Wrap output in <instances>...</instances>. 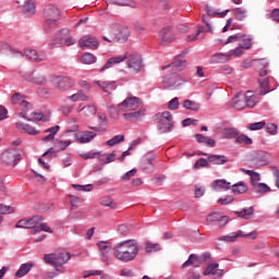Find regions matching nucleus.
<instances>
[{"mask_svg": "<svg viewBox=\"0 0 279 279\" xmlns=\"http://www.w3.org/2000/svg\"><path fill=\"white\" fill-rule=\"evenodd\" d=\"M126 62V66L130 73H134L135 75L143 71L145 63H143V57L138 53H129L126 52L124 56L111 57L105 65L99 70L100 73L104 71H108V69H112L114 64H121V62Z\"/></svg>", "mask_w": 279, "mask_h": 279, "instance_id": "f257e3e1", "label": "nucleus"}, {"mask_svg": "<svg viewBox=\"0 0 279 279\" xmlns=\"http://www.w3.org/2000/svg\"><path fill=\"white\" fill-rule=\"evenodd\" d=\"M141 252V246L136 240H125L113 247V256L121 263H131Z\"/></svg>", "mask_w": 279, "mask_h": 279, "instance_id": "f03ea898", "label": "nucleus"}, {"mask_svg": "<svg viewBox=\"0 0 279 279\" xmlns=\"http://www.w3.org/2000/svg\"><path fill=\"white\" fill-rule=\"evenodd\" d=\"M15 228H25L27 230H33V234H38V232H48L51 234L53 230L43 222V216H33L31 219H22L16 225Z\"/></svg>", "mask_w": 279, "mask_h": 279, "instance_id": "7ed1b4c3", "label": "nucleus"}, {"mask_svg": "<svg viewBox=\"0 0 279 279\" xmlns=\"http://www.w3.org/2000/svg\"><path fill=\"white\" fill-rule=\"evenodd\" d=\"M71 260V253L69 252H62V253H50L44 255V262L47 265H53L56 268V271L59 274H64L66 271V268L64 265Z\"/></svg>", "mask_w": 279, "mask_h": 279, "instance_id": "20e7f679", "label": "nucleus"}, {"mask_svg": "<svg viewBox=\"0 0 279 279\" xmlns=\"http://www.w3.org/2000/svg\"><path fill=\"white\" fill-rule=\"evenodd\" d=\"M44 29L45 32H51V29H56L58 27V20L60 19V9L53 4H48L44 9Z\"/></svg>", "mask_w": 279, "mask_h": 279, "instance_id": "39448f33", "label": "nucleus"}, {"mask_svg": "<svg viewBox=\"0 0 279 279\" xmlns=\"http://www.w3.org/2000/svg\"><path fill=\"white\" fill-rule=\"evenodd\" d=\"M138 108H143V100L136 96H132L131 94L118 105V110L120 112H134L138 110Z\"/></svg>", "mask_w": 279, "mask_h": 279, "instance_id": "423d86ee", "label": "nucleus"}, {"mask_svg": "<svg viewBox=\"0 0 279 279\" xmlns=\"http://www.w3.org/2000/svg\"><path fill=\"white\" fill-rule=\"evenodd\" d=\"M173 130V118L171 117V112L163 111L159 113V118L157 121V132L160 134H167Z\"/></svg>", "mask_w": 279, "mask_h": 279, "instance_id": "0eeeda50", "label": "nucleus"}, {"mask_svg": "<svg viewBox=\"0 0 279 279\" xmlns=\"http://www.w3.org/2000/svg\"><path fill=\"white\" fill-rule=\"evenodd\" d=\"M50 84L57 88V90H61V93L75 86V83L69 76H50Z\"/></svg>", "mask_w": 279, "mask_h": 279, "instance_id": "6e6552de", "label": "nucleus"}, {"mask_svg": "<svg viewBox=\"0 0 279 279\" xmlns=\"http://www.w3.org/2000/svg\"><path fill=\"white\" fill-rule=\"evenodd\" d=\"M1 160L3 165H8L10 167H16L19 160H21V151L16 148H11L2 153Z\"/></svg>", "mask_w": 279, "mask_h": 279, "instance_id": "1a4fd4ad", "label": "nucleus"}, {"mask_svg": "<svg viewBox=\"0 0 279 279\" xmlns=\"http://www.w3.org/2000/svg\"><path fill=\"white\" fill-rule=\"evenodd\" d=\"M159 45H169L175 40V33L170 26L163 27L158 34Z\"/></svg>", "mask_w": 279, "mask_h": 279, "instance_id": "9d476101", "label": "nucleus"}, {"mask_svg": "<svg viewBox=\"0 0 279 279\" xmlns=\"http://www.w3.org/2000/svg\"><path fill=\"white\" fill-rule=\"evenodd\" d=\"M145 117H147V109L143 108V106L135 111L123 113V119H125V121H131L132 123L143 121Z\"/></svg>", "mask_w": 279, "mask_h": 279, "instance_id": "9b49d317", "label": "nucleus"}, {"mask_svg": "<svg viewBox=\"0 0 279 279\" xmlns=\"http://www.w3.org/2000/svg\"><path fill=\"white\" fill-rule=\"evenodd\" d=\"M183 83H184V77L178 74H173L172 76L166 77L163 80L165 88H169L170 90H175V88H179V86H182Z\"/></svg>", "mask_w": 279, "mask_h": 279, "instance_id": "f8f14e48", "label": "nucleus"}, {"mask_svg": "<svg viewBox=\"0 0 279 279\" xmlns=\"http://www.w3.org/2000/svg\"><path fill=\"white\" fill-rule=\"evenodd\" d=\"M81 49H98L99 41L95 36L85 35L78 40Z\"/></svg>", "mask_w": 279, "mask_h": 279, "instance_id": "ddd939ff", "label": "nucleus"}, {"mask_svg": "<svg viewBox=\"0 0 279 279\" xmlns=\"http://www.w3.org/2000/svg\"><path fill=\"white\" fill-rule=\"evenodd\" d=\"M97 123V126H88V130H93L94 132H106V128H108V116L104 112H98Z\"/></svg>", "mask_w": 279, "mask_h": 279, "instance_id": "4468645a", "label": "nucleus"}, {"mask_svg": "<svg viewBox=\"0 0 279 279\" xmlns=\"http://www.w3.org/2000/svg\"><path fill=\"white\" fill-rule=\"evenodd\" d=\"M11 101L14 106L21 107L22 112L24 110H32V108H33V106L27 100H25V97H23V95H21V93L13 94Z\"/></svg>", "mask_w": 279, "mask_h": 279, "instance_id": "2eb2a0df", "label": "nucleus"}, {"mask_svg": "<svg viewBox=\"0 0 279 279\" xmlns=\"http://www.w3.org/2000/svg\"><path fill=\"white\" fill-rule=\"evenodd\" d=\"M29 110L32 109H24V111L19 113V117H21L22 119H25L26 121H47V118H45V116H43V113L40 112H31Z\"/></svg>", "mask_w": 279, "mask_h": 279, "instance_id": "dca6fc26", "label": "nucleus"}, {"mask_svg": "<svg viewBox=\"0 0 279 279\" xmlns=\"http://www.w3.org/2000/svg\"><path fill=\"white\" fill-rule=\"evenodd\" d=\"M97 246L101 253L102 263H108V258H110V250H112V244L110 242L100 241L97 243Z\"/></svg>", "mask_w": 279, "mask_h": 279, "instance_id": "f3484780", "label": "nucleus"}, {"mask_svg": "<svg viewBox=\"0 0 279 279\" xmlns=\"http://www.w3.org/2000/svg\"><path fill=\"white\" fill-rule=\"evenodd\" d=\"M24 54L33 62H45L47 60L45 52H38L34 49H25Z\"/></svg>", "mask_w": 279, "mask_h": 279, "instance_id": "a211bd4d", "label": "nucleus"}, {"mask_svg": "<svg viewBox=\"0 0 279 279\" xmlns=\"http://www.w3.org/2000/svg\"><path fill=\"white\" fill-rule=\"evenodd\" d=\"M97 133L93 131H81L76 133V142L84 145L86 143H90V141L95 140Z\"/></svg>", "mask_w": 279, "mask_h": 279, "instance_id": "6ab92c4d", "label": "nucleus"}, {"mask_svg": "<svg viewBox=\"0 0 279 279\" xmlns=\"http://www.w3.org/2000/svg\"><path fill=\"white\" fill-rule=\"evenodd\" d=\"M204 276H216V278H221L223 276V269H219L218 263H213L207 266Z\"/></svg>", "mask_w": 279, "mask_h": 279, "instance_id": "aec40b11", "label": "nucleus"}, {"mask_svg": "<svg viewBox=\"0 0 279 279\" xmlns=\"http://www.w3.org/2000/svg\"><path fill=\"white\" fill-rule=\"evenodd\" d=\"M120 29H121V24H119V23L111 24L108 28L109 37L104 36L102 37L104 40H106L107 43H114Z\"/></svg>", "mask_w": 279, "mask_h": 279, "instance_id": "412c9836", "label": "nucleus"}, {"mask_svg": "<svg viewBox=\"0 0 279 279\" xmlns=\"http://www.w3.org/2000/svg\"><path fill=\"white\" fill-rule=\"evenodd\" d=\"M226 62H230V54L228 52H216L209 60V64H226Z\"/></svg>", "mask_w": 279, "mask_h": 279, "instance_id": "4be33fe9", "label": "nucleus"}, {"mask_svg": "<svg viewBox=\"0 0 279 279\" xmlns=\"http://www.w3.org/2000/svg\"><path fill=\"white\" fill-rule=\"evenodd\" d=\"M155 158H156V154L147 153L142 160V169H144V171H154Z\"/></svg>", "mask_w": 279, "mask_h": 279, "instance_id": "5701e85b", "label": "nucleus"}, {"mask_svg": "<svg viewBox=\"0 0 279 279\" xmlns=\"http://www.w3.org/2000/svg\"><path fill=\"white\" fill-rule=\"evenodd\" d=\"M29 82L37 84V86H45V84H47V76L45 72L34 71L29 77Z\"/></svg>", "mask_w": 279, "mask_h": 279, "instance_id": "b1692460", "label": "nucleus"}, {"mask_svg": "<svg viewBox=\"0 0 279 279\" xmlns=\"http://www.w3.org/2000/svg\"><path fill=\"white\" fill-rule=\"evenodd\" d=\"M232 107L235 110H245V94H238L232 100Z\"/></svg>", "mask_w": 279, "mask_h": 279, "instance_id": "393cba45", "label": "nucleus"}, {"mask_svg": "<svg viewBox=\"0 0 279 279\" xmlns=\"http://www.w3.org/2000/svg\"><path fill=\"white\" fill-rule=\"evenodd\" d=\"M130 38V28L125 26H120V31H118V35L116 36L114 43H128Z\"/></svg>", "mask_w": 279, "mask_h": 279, "instance_id": "a878e982", "label": "nucleus"}, {"mask_svg": "<svg viewBox=\"0 0 279 279\" xmlns=\"http://www.w3.org/2000/svg\"><path fill=\"white\" fill-rule=\"evenodd\" d=\"M17 130H21V132H25V134H29V136H36V134H40L39 131H37L34 126L29 124H25L23 122L16 123Z\"/></svg>", "mask_w": 279, "mask_h": 279, "instance_id": "bb28decb", "label": "nucleus"}, {"mask_svg": "<svg viewBox=\"0 0 279 279\" xmlns=\"http://www.w3.org/2000/svg\"><path fill=\"white\" fill-rule=\"evenodd\" d=\"M232 186V183L223 180V179H218V180H215L213 182V187L215 189V191H228L230 190Z\"/></svg>", "mask_w": 279, "mask_h": 279, "instance_id": "cd10ccee", "label": "nucleus"}, {"mask_svg": "<svg viewBox=\"0 0 279 279\" xmlns=\"http://www.w3.org/2000/svg\"><path fill=\"white\" fill-rule=\"evenodd\" d=\"M254 37L245 34H241L239 47L241 49H252Z\"/></svg>", "mask_w": 279, "mask_h": 279, "instance_id": "c85d7f7f", "label": "nucleus"}, {"mask_svg": "<svg viewBox=\"0 0 279 279\" xmlns=\"http://www.w3.org/2000/svg\"><path fill=\"white\" fill-rule=\"evenodd\" d=\"M231 191L234 193V195H243V193H247L248 187L247 184H245V182L240 181L231 185Z\"/></svg>", "mask_w": 279, "mask_h": 279, "instance_id": "c756f323", "label": "nucleus"}, {"mask_svg": "<svg viewBox=\"0 0 279 279\" xmlns=\"http://www.w3.org/2000/svg\"><path fill=\"white\" fill-rule=\"evenodd\" d=\"M82 114L83 117H85L86 119L90 118V117H95V114H97V106L93 105V104H88L84 107H82Z\"/></svg>", "mask_w": 279, "mask_h": 279, "instance_id": "7c9ffc66", "label": "nucleus"}, {"mask_svg": "<svg viewBox=\"0 0 279 279\" xmlns=\"http://www.w3.org/2000/svg\"><path fill=\"white\" fill-rule=\"evenodd\" d=\"M195 138H196L197 143L206 145L207 147H215V145H217V142H215V140H213L208 136H204L201 133L196 134Z\"/></svg>", "mask_w": 279, "mask_h": 279, "instance_id": "2f4dec72", "label": "nucleus"}, {"mask_svg": "<svg viewBox=\"0 0 279 279\" xmlns=\"http://www.w3.org/2000/svg\"><path fill=\"white\" fill-rule=\"evenodd\" d=\"M207 160L211 165H226V162H228V157L225 155H209Z\"/></svg>", "mask_w": 279, "mask_h": 279, "instance_id": "473e14b6", "label": "nucleus"}, {"mask_svg": "<svg viewBox=\"0 0 279 279\" xmlns=\"http://www.w3.org/2000/svg\"><path fill=\"white\" fill-rule=\"evenodd\" d=\"M33 267V263L22 264L19 270L15 272L16 278H23V276H27L28 271H32Z\"/></svg>", "mask_w": 279, "mask_h": 279, "instance_id": "72a5a7b5", "label": "nucleus"}, {"mask_svg": "<svg viewBox=\"0 0 279 279\" xmlns=\"http://www.w3.org/2000/svg\"><path fill=\"white\" fill-rule=\"evenodd\" d=\"M242 171H245L246 175H250L251 178V184L253 187L256 186V184L260 183V174L254 170H245L242 169Z\"/></svg>", "mask_w": 279, "mask_h": 279, "instance_id": "f704fd0d", "label": "nucleus"}, {"mask_svg": "<svg viewBox=\"0 0 279 279\" xmlns=\"http://www.w3.org/2000/svg\"><path fill=\"white\" fill-rule=\"evenodd\" d=\"M60 131V125H54L48 130H46V134H48L46 137L43 138L44 143H48V141H53L56 138V135Z\"/></svg>", "mask_w": 279, "mask_h": 279, "instance_id": "c9c22d12", "label": "nucleus"}, {"mask_svg": "<svg viewBox=\"0 0 279 279\" xmlns=\"http://www.w3.org/2000/svg\"><path fill=\"white\" fill-rule=\"evenodd\" d=\"M61 34L62 36H65L62 46L71 47V45L75 43V39L71 36V31L69 28H62Z\"/></svg>", "mask_w": 279, "mask_h": 279, "instance_id": "e433bc0d", "label": "nucleus"}, {"mask_svg": "<svg viewBox=\"0 0 279 279\" xmlns=\"http://www.w3.org/2000/svg\"><path fill=\"white\" fill-rule=\"evenodd\" d=\"M199 267V259L197 258V255L191 254L189 256V259L182 264V269H186V267Z\"/></svg>", "mask_w": 279, "mask_h": 279, "instance_id": "4c0bfd02", "label": "nucleus"}, {"mask_svg": "<svg viewBox=\"0 0 279 279\" xmlns=\"http://www.w3.org/2000/svg\"><path fill=\"white\" fill-rule=\"evenodd\" d=\"M232 12L236 21H245L247 19V10L245 8H235Z\"/></svg>", "mask_w": 279, "mask_h": 279, "instance_id": "58836bf2", "label": "nucleus"}, {"mask_svg": "<svg viewBox=\"0 0 279 279\" xmlns=\"http://www.w3.org/2000/svg\"><path fill=\"white\" fill-rule=\"evenodd\" d=\"M125 141V135H114L111 140H108L106 142V145H108V147H114L117 145H121V143H123Z\"/></svg>", "mask_w": 279, "mask_h": 279, "instance_id": "ea45409f", "label": "nucleus"}, {"mask_svg": "<svg viewBox=\"0 0 279 279\" xmlns=\"http://www.w3.org/2000/svg\"><path fill=\"white\" fill-rule=\"evenodd\" d=\"M243 235V231L233 232L231 235H222L218 238V241H226L227 243H234L239 236Z\"/></svg>", "mask_w": 279, "mask_h": 279, "instance_id": "a19ab883", "label": "nucleus"}, {"mask_svg": "<svg viewBox=\"0 0 279 279\" xmlns=\"http://www.w3.org/2000/svg\"><path fill=\"white\" fill-rule=\"evenodd\" d=\"M183 108H185V110H192L193 112H197V110H199L201 108V105L197 101L187 99L183 101Z\"/></svg>", "mask_w": 279, "mask_h": 279, "instance_id": "79ce46f5", "label": "nucleus"}, {"mask_svg": "<svg viewBox=\"0 0 279 279\" xmlns=\"http://www.w3.org/2000/svg\"><path fill=\"white\" fill-rule=\"evenodd\" d=\"M81 62L83 64H95V62H97V57L90 52H85L81 57Z\"/></svg>", "mask_w": 279, "mask_h": 279, "instance_id": "37998d69", "label": "nucleus"}, {"mask_svg": "<svg viewBox=\"0 0 279 279\" xmlns=\"http://www.w3.org/2000/svg\"><path fill=\"white\" fill-rule=\"evenodd\" d=\"M23 12L26 16H33V14H36V4L34 2H26L23 5Z\"/></svg>", "mask_w": 279, "mask_h": 279, "instance_id": "c03bdc74", "label": "nucleus"}, {"mask_svg": "<svg viewBox=\"0 0 279 279\" xmlns=\"http://www.w3.org/2000/svg\"><path fill=\"white\" fill-rule=\"evenodd\" d=\"M100 204H101V206L110 208L111 210L117 209V203H114V201H112V198L110 196L102 197L100 201Z\"/></svg>", "mask_w": 279, "mask_h": 279, "instance_id": "a18cd8bd", "label": "nucleus"}, {"mask_svg": "<svg viewBox=\"0 0 279 279\" xmlns=\"http://www.w3.org/2000/svg\"><path fill=\"white\" fill-rule=\"evenodd\" d=\"M235 215L242 219H252V215H254V207L245 208L242 211H235Z\"/></svg>", "mask_w": 279, "mask_h": 279, "instance_id": "49530a36", "label": "nucleus"}, {"mask_svg": "<svg viewBox=\"0 0 279 279\" xmlns=\"http://www.w3.org/2000/svg\"><path fill=\"white\" fill-rule=\"evenodd\" d=\"M70 101H88V96L84 92L78 90L76 94L69 97Z\"/></svg>", "mask_w": 279, "mask_h": 279, "instance_id": "de8ad7c7", "label": "nucleus"}, {"mask_svg": "<svg viewBox=\"0 0 279 279\" xmlns=\"http://www.w3.org/2000/svg\"><path fill=\"white\" fill-rule=\"evenodd\" d=\"M205 10L207 12V16H221V19H223V16H226V14H228V12H230V10H226V11H222V12H217L213 9H210V7L208 4L205 5Z\"/></svg>", "mask_w": 279, "mask_h": 279, "instance_id": "09e8293b", "label": "nucleus"}, {"mask_svg": "<svg viewBox=\"0 0 279 279\" xmlns=\"http://www.w3.org/2000/svg\"><path fill=\"white\" fill-rule=\"evenodd\" d=\"M254 193H269L271 191V187L265 183H257L253 187Z\"/></svg>", "mask_w": 279, "mask_h": 279, "instance_id": "8fccbe9b", "label": "nucleus"}, {"mask_svg": "<svg viewBox=\"0 0 279 279\" xmlns=\"http://www.w3.org/2000/svg\"><path fill=\"white\" fill-rule=\"evenodd\" d=\"M245 95V106L246 108H254L256 106V96L254 95H250V92H247V94Z\"/></svg>", "mask_w": 279, "mask_h": 279, "instance_id": "3c124183", "label": "nucleus"}, {"mask_svg": "<svg viewBox=\"0 0 279 279\" xmlns=\"http://www.w3.org/2000/svg\"><path fill=\"white\" fill-rule=\"evenodd\" d=\"M64 38H66V36L62 35V29H61L59 33H57L54 39L52 40L53 47H62L64 43Z\"/></svg>", "mask_w": 279, "mask_h": 279, "instance_id": "603ef678", "label": "nucleus"}, {"mask_svg": "<svg viewBox=\"0 0 279 279\" xmlns=\"http://www.w3.org/2000/svg\"><path fill=\"white\" fill-rule=\"evenodd\" d=\"M209 167H210V163L208 159L199 158L198 160H196L193 169H202V168L209 169Z\"/></svg>", "mask_w": 279, "mask_h": 279, "instance_id": "864d4df0", "label": "nucleus"}, {"mask_svg": "<svg viewBox=\"0 0 279 279\" xmlns=\"http://www.w3.org/2000/svg\"><path fill=\"white\" fill-rule=\"evenodd\" d=\"M258 84L263 89L262 95H267V93H269V78H259Z\"/></svg>", "mask_w": 279, "mask_h": 279, "instance_id": "5fc2aeb1", "label": "nucleus"}, {"mask_svg": "<svg viewBox=\"0 0 279 279\" xmlns=\"http://www.w3.org/2000/svg\"><path fill=\"white\" fill-rule=\"evenodd\" d=\"M146 253L151 254V252H158L160 250L159 244H153L151 242H147L145 246Z\"/></svg>", "mask_w": 279, "mask_h": 279, "instance_id": "6e6d98bb", "label": "nucleus"}, {"mask_svg": "<svg viewBox=\"0 0 279 279\" xmlns=\"http://www.w3.org/2000/svg\"><path fill=\"white\" fill-rule=\"evenodd\" d=\"M226 134V138H236V136H239V131H236V129H226L225 131Z\"/></svg>", "mask_w": 279, "mask_h": 279, "instance_id": "4d7b16f0", "label": "nucleus"}, {"mask_svg": "<svg viewBox=\"0 0 279 279\" xmlns=\"http://www.w3.org/2000/svg\"><path fill=\"white\" fill-rule=\"evenodd\" d=\"M263 128H265V121L251 123L248 125V130H251L252 132H254L256 130H263Z\"/></svg>", "mask_w": 279, "mask_h": 279, "instance_id": "13d9d810", "label": "nucleus"}, {"mask_svg": "<svg viewBox=\"0 0 279 279\" xmlns=\"http://www.w3.org/2000/svg\"><path fill=\"white\" fill-rule=\"evenodd\" d=\"M169 110H178L180 108V101L178 97L172 98L168 104Z\"/></svg>", "mask_w": 279, "mask_h": 279, "instance_id": "bf43d9fd", "label": "nucleus"}, {"mask_svg": "<svg viewBox=\"0 0 279 279\" xmlns=\"http://www.w3.org/2000/svg\"><path fill=\"white\" fill-rule=\"evenodd\" d=\"M73 189H75V191H93V184H87V185H80V184H72Z\"/></svg>", "mask_w": 279, "mask_h": 279, "instance_id": "052dcab7", "label": "nucleus"}, {"mask_svg": "<svg viewBox=\"0 0 279 279\" xmlns=\"http://www.w3.org/2000/svg\"><path fill=\"white\" fill-rule=\"evenodd\" d=\"M236 143H244V145H252V138H250L247 135H240L236 140Z\"/></svg>", "mask_w": 279, "mask_h": 279, "instance_id": "680f3d73", "label": "nucleus"}, {"mask_svg": "<svg viewBox=\"0 0 279 279\" xmlns=\"http://www.w3.org/2000/svg\"><path fill=\"white\" fill-rule=\"evenodd\" d=\"M117 159V153L113 150L111 154H109L106 158V160L101 159L102 165H110V162H114Z\"/></svg>", "mask_w": 279, "mask_h": 279, "instance_id": "e2e57ef3", "label": "nucleus"}, {"mask_svg": "<svg viewBox=\"0 0 279 279\" xmlns=\"http://www.w3.org/2000/svg\"><path fill=\"white\" fill-rule=\"evenodd\" d=\"M14 213V207L0 205V215H11Z\"/></svg>", "mask_w": 279, "mask_h": 279, "instance_id": "0e129e2a", "label": "nucleus"}, {"mask_svg": "<svg viewBox=\"0 0 279 279\" xmlns=\"http://www.w3.org/2000/svg\"><path fill=\"white\" fill-rule=\"evenodd\" d=\"M266 132L268 134H278V125L274 124V123H269L266 126Z\"/></svg>", "mask_w": 279, "mask_h": 279, "instance_id": "69168bd1", "label": "nucleus"}, {"mask_svg": "<svg viewBox=\"0 0 279 279\" xmlns=\"http://www.w3.org/2000/svg\"><path fill=\"white\" fill-rule=\"evenodd\" d=\"M234 202L233 196H223L219 199V204H222V206H227V204H232Z\"/></svg>", "mask_w": 279, "mask_h": 279, "instance_id": "338daca9", "label": "nucleus"}, {"mask_svg": "<svg viewBox=\"0 0 279 279\" xmlns=\"http://www.w3.org/2000/svg\"><path fill=\"white\" fill-rule=\"evenodd\" d=\"M270 17L272 21H276V23H279V9H274L270 13Z\"/></svg>", "mask_w": 279, "mask_h": 279, "instance_id": "774afa93", "label": "nucleus"}]
</instances>
